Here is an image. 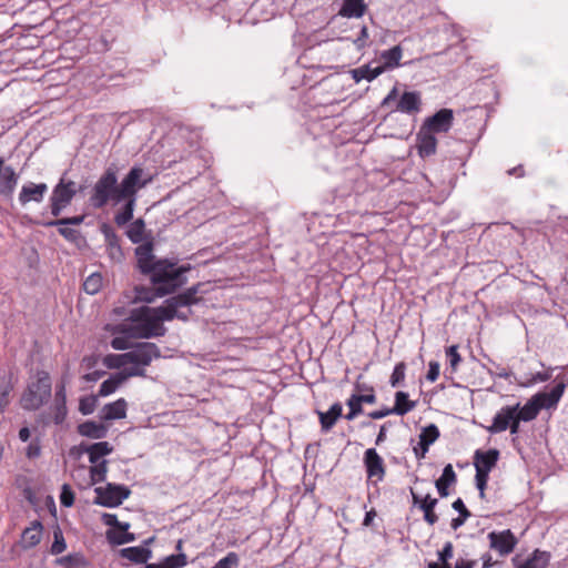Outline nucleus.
<instances>
[{"label":"nucleus","mask_w":568,"mask_h":568,"mask_svg":"<svg viewBox=\"0 0 568 568\" xmlns=\"http://www.w3.org/2000/svg\"><path fill=\"white\" fill-rule=\"evenodd\" d=\"M211 282H197L169 298L159 307L141 306L130 312V323H122L118 332L131 338H153L164 336L166 328L162 324L180 320L187 322L193 315L191 307L203 302V296L212 291Z\"/></svg>","instance_id":"obj_1"},{"label":"nucleus","mask_w":568,"mask_h":568,"mask_svg":"<svg viewBox=\"0 0 568 568\" xmlns=\"http://www.w3.org/2000/svg\"><path fill=\"white\" fill-rule=\"evenodd\" d=\"M151 181L152 176L143 168L134 165L119 183V168L115 164H111L93 185L89 199L90 204L97 210L103 209L109 203L118 205L128 195H132L134 189H143Z\"/></svg>","instance_id":"obj_2"},{"label":"nucleus","mask_w":568,"mask_h":568,"mask_svg":"<svg viewBox=\"0 0 568 568\" xmlns=\"http://www.w3.org/2000/svg\"><path fill=\"white\" fill-rule=\"evenodd\" d=\"M190 270V264L176 266L175 261L159 260L154 270L149 274L153 287H136L138 298L151 303L156 297L174 293L187 283L185 273Z\"/></svg>","instance_id":"obj_3"},{"label":"nucleus","mask_w":568,"mask_h":568,"mask_svg":"<svg viewBox=\"0 0 568 568\" xmlns=\"http://www.w3.org/2000/svg\"><path fill=\"white\" fill-rule=\"evenodd\" d=\"M52 382L48 372L38 371L36 379L28 383L20 397V406L28 412L38 410L51 398Z\"/></svg>","instance_id":"obj_4"},{"label":"nucleus","mask_w":568,"mask_h":568,"mask_svg":"<svg viewBox=\"0 0 568 568\" xmlns=\"http://www.w3.org/2000/svg\"><path fill=\"white\" fill-rule=\"evenodd\" d=\"M82 187L79 189L81 191ZM78 193L77 184L74 181L67 180L63 174L59 183L53 187L50 197V211L53 216H59L64 207H67Z\"/></svg>","instance_id":"obj_5"},{"label":"nucleus","mask_w":568,"mask_h":568,"mask_svg":"<svg viewBox=\"0 0 568 568\" xmlns=\"http://www.w3.org/2000/svg\"><path fill=\"white\" fill-rule=\"evenodd\" d=\"M129 368H143L149 366L153 359L161 356V351L156 344L151 342H138L126 352Z\"/></svg>","instance_id":"obj_6"},{"label":"nucleus","mask_w":568,"mask_h":568,"mask_svg":"<svg viewBox=\"0 0 568 568\" xmlns=\"http://www.w3.org/2000/svg\"><path fill=\"white\" fill-rule=\"evenodd\" d=\"M94 493L97 494L95 505L114 508L120 506L130 496L131 490L124 485L108 483L104 487H95Z\"/></svg>","instance_id":"obj_7"},{"label":"nucleus","mask_w":568,"mask_h":568,"mask_svg":"<svg viewBox=\"0 0 568 568\" xmlns=\"http://www.w3.org/2000/svg\"><path fill=\"white\" fill-rule=\"evenodd\" d=\"M130 377H146V372L143 368H124L112 374L100 385L99 396L105 397L114 393Z\"/></svg>","instance_id":"obj_8"},{"label":"nucleus","mask_w":568,"mask_h":568,"mask_svg":"<svg viewBox=\"0 0 568 568\" xmlns=\"http://www.w3.org/2000/svg\"><path fill=\"white\" fill-rule=\"evenodd\" d=\"M454 123V112L452 109H440L433 115L425 119L420 128L436 133H447Z\"/></svg>","instance_id":"obj_9"},{"label":"nucleus","mask_w":568,"mask_h":568,"mask_svg":"<svg viewBox=\"0 0 568 568\" xmlns=\"http://www.w3.org/2000/svg\"><path fill=\"white\" fill-rule=\"evenodd\" d=\"M363 462L368 480L376 484L384 479L386 474L385 463L375 448H368L365 450Z\"/></svg>","instance_id":"obj_10"},{"label":"nucleus","mask_w":568,"mask_h":568,"mask_svg":"<svg viewBox=\"0 0 568 568\" xmlns=\"http://www.w3.org/2000/svg\"><path fill=\"white\" fill-rule=\"evenodd\" d=\"M135 256H136V266L139 271L144 274L149 275L152 270L156 266V263L159 260L155 258L153 254V243L146 242L144 244L139 245L135 248Z\"/></svg>","instance_id":"obj_11"},{"label":"nucleus","mask_w":568,"mask_h":568,"mask_svg":"<svg viewBox=\"0 0 568 568\" xmlns=\"http://www.w3.org/2000/svg\"><path fill=\"white\" fill-rule=\"evenodd\" d=\"M490 547L501 556L510 554L517 545V538L507 529L500 532L491 531L488 535Z\"/></svg>","instance_id":"obj_12"},{"label":"nucleus","mask_w":568,"mask_h":568,"mask_svg":"<svg viewBox=\"0 0 568 568\" xmlns=\"http://www.w3.org/2000/svg\"><path fill=\"white\" fill-rule=\"evenodd\" d=\"M100 231L104 235L109 257L114 262H121L124 257V254L120 245V239L113 227L106 223H103L100 226Z\"/></svg>","instance_id":"obj_13"},{"label":"nucleus","mask_w":568,"mask_h":568,"mask_svg":"<svg viewBox=\"0 0 568 568\" xmlns=\"http://www.w3.org/2000/svg\"><path fill=\"white\" fill-rule=\"evenodd\" d=\"M516 417V407L507 405L501 407L493 419V424L486 427L490 434L505 432L510 426V422Z\"/></svg>","instance_id":"obj_14"},{"label":"nucleus","mask_w":568,"mask_h":568,"mask_svg":"<svg viewBox=\"0 0 568 568\" xmlns=\"http://www.w3.org/2000/svg\"><path fill=\"white\" fill-rule=\"evenodd\" d=\"M18 183V174L13 168L6 166L3 159H0V194L11 196Z\"/></svg>","instance_id":"obj_15"},{"label":"nucleus","mask_w":568,"mask_h":568,"mask_svg":"<svg viewBox=\"0 0 568 568\" xmlns=\"http://www.w3.org/2000/svg\"><path fill=\"white\" fill-rule=\"evenodd\" d=\"M422 106V98L420 93L417 91H406L399 98L396 104V111H400L403 113H417L420 111Z\"/></svg>","instance_id":"obj_16"},{"label":"nucleus","mask_w":568,"mask_h":568,"mask_svg":"<svg viewBox=\"0 0 568 568\" xmlns=\"http://www.w3.org/2000/svg\"><path fill=\"white\" fill-rule=\"evenodd\" d=\"M565 390V384L559 383L550 392H541L534 395V399L538 403L540 409H549L555 407L561 398Z\"/></svg>","instance_id":"obj_17"},{"label":"nucleus","mask_w":568,"mask_h":568,"mask_svg":"<svg viewBox=\"0 0 568 568\" xmlns=\"http://www.w3.org/2000/svg\"><path fill=\"white\" fill-rule=\"evenodd\" d=\"M437 139L435 134L419 128L417 133V149L422 158H428L436 153Z\"/></svg>","instance_id":"obj_18"},{"label":"nucleus","mask_w":568,"mask_h":568,"mask_svg":"<svg viewBox=\"0 0 568 568\" xmlns=\"http://www.w3.org/2000/svg\"><path fill=\"white\" fill-rule=\"evenodd\" d=\"M141 189H134V192L132 195H128L125 199H123V205L119 210V212L114 215V222L118 226H123L126 223H129L133 219V212L136 204V196L138 192Z\"/></svg>","instance_id":"obj_19"},{"label":"nucleus","mask_w":568,"mask_h":568,"mask_svg":"<svg viewBox=\"0 0 568 568\" xmlns=\"http://www.w3.org/2000/svg\"><path fill=\"white\" fill-rule=\"evenodd\" d=\"M48 191V186L45 183L33 184L29 183L22 186L19 194V202L22 205H26L30 201L41 202L43 200L44 194Z\"/></svg>","instance_id":"obj_20"},{"label":"nucleus","mask_w":568,"mask_h":568,"mask_svg":"<svg viewBox=\"0 0 568 568\" xmlns=\"http://www.w3.org/2000/svg\"><path fill=\"white\" fill-rule=\"evenodd\" d=\"M13 389V375L11 373L0 374V414L4 413L11 404Z\"/></svg>","instance_id":"obj_21"},{"label":"nucleus","mask_w":568,"mask_h":568,"mask_svg":"<svg viewBox=\"0 0 568 568\" xmlns=\"http://www.w3.org/2000/svg\"><path fill=\"white\" fill-rule=\"evenodd\" d=\"M79 448L89 455L91 464L100 463L102 457L113 452V447L108 442H98L91 445L81 444Z\"/></svg>","instance_id":"obj_22"},{"label":"nucleus","mask_w":568,"mask_h":568,"mask_svg":"<svg viewBox=\"0 0 568 568\" xmlns=\"http://www.w3.org/2000/svg\"><path fill=\"white\" fill-rule=\"evenodd\" d=\"M53 422L55 425H61L68 415L67 408V393L64 385H60L55 389L54 404H53Z\"/></svg>","instance_id":"obj_23"},{"label":"nucleus","mask_w":568,"mask_h":568,"mask_svg":"<svg viewBox=\"0 0 568 568\" xmlns=\"http://www.w3.org/2000/svg\"><path fill=\"white\" fill-rule=\"evenodd\" d=\"M343 406L339 402L334 403L326 413L317 412L322 432H329L342 416Z\"/></svg>","instance_id":"obj_24"},{"label":"nucleus","mask_w":568,"mask_h":568,"mask_svg":"<svg viewBox=\"0 0 568 568\" xmlns=\"http://www.w3.org/2000/svg\"><path fill=\"white\" fill-rule=\"evenodd\" d=\"M498 459L499 450L496 448H491L486 452L477 449L474 454V466H476L477 464L481 469L491 471V469L496 466Z\"/></svg>","instance_id":"obj_25"},{"label":"nucleus","mask_w":568,"mask_h":568,"mask_svg":"<svg viewBox=\"0 0 568 568\" xmlns=\"http://www.w3.org/2000/svg\"><path fill=\"white\" fill-rule=\"evenodd\" d=\"M126 402L120 398L113 403L106 404L101 410L102 420L122 419L126 416Z\"/></svg>","instance_id":"obj_26"},{"label":"nucleus","mask_w":568,"mask_h":568,"mask_svg":"<svg viewBox=\"0 0 568 568\" xmlns=\"http://www.w3.org/2000/svg\"><path fill=\"white\" fill-rule=\"evenodd\" d=\"M78 433L84 437L102 439L108 434V427L102 423L87 420L78 425Z\"/></svg>","instance_id":"obj_27"},{"label":"nucleus","mask_w":568,"mask_h":568,"mask_svg":"<svg viewBox=\"0 0 568 568\" xmlns=\"http://www.w3.org/2000/svg\"><path fill=\"white\" fill-rule=\"evenodd\" d=\"M367 11L364 0H343L338 14L344 18H362Z\"/></svg>","instance_id":"obj_28"},{"label":"nucleus","mask_w":568,"mask_h":568,"mask_svg":"<svg viewBox=\"0 0 568 568\" xmlns=\"http://www.w3.org/2000/svg\"><path fill=\"white\" fill-rule=\"evenodd\" d=\"M456 480L457 476L452 464H447L443 469L442 476L435 481V486L442 498H445L449 495L448 488L449 486L454 485Z\"/></svg>","instance_id":"obj_29"},{"label":"nucleus","mask_w":568,"mask_h":568,"mask_svg":"<svg viewBox=\"0 0 568 568\" xmlns=\"http://www.w3.org/2000/svg\"><path fill=\"white\" fill-rule=\"evenodd\" d=\"M363 404H374V399L372 396H357V394H352L346 402L349 410L345 415L347 420L355 419L358 415L363 413Z\"/></svg>","instance_id":"obj_30"},{"label":"nucleus","mask_w":568,"mask_h":568,"mask_svg":"<svg viewBox=\"0 0 568 568\" xmlns=\"http://www.w3.org/2000/svg\"><path fill=\"white\" fill-rule=\"evenodd\" d=\"M43 526L39 520L31 523L22 532V542L24 548L36 547L41 541Z\"/></svg>","instance_id":"obj_31"},{"label":"nucleus","mask_w":568,"mask_h":568,"mask_svg":"<svg viewBox=\"0 0 568 568\" xmlns=\"http://www.w3.org/2000/svg\"><path fill=\"white\" fill-rule=\"evenodd\" d=\"M120 556L135 564H146L152 551L144 547H128L120 550Z\"/></svg>","instance_id":"obj_32"},{"label":"nucleus","mask_w":568,"mask_h":568,"mask_svg":"<svg viewBox=\"0 0 568 568\" xmlns=\"http://www.w3.org/2000/svg\"><path fill=\"white\" fill-rule=\"evenodd\" d=\"M514 407H516V417L523 422L534 420L540 412V407L534 397H531L523 407H520L519 403L514 405Z\"/></svg>","instance_id":"obj_33"},{"label":"nucleus","mask_w":568,"mask_h":568,"mask_svg":"<svg viewBox=\"0 0 568 568\" xmlns=\"http://www.w3.org/2000/svg\"><path fill=\"white\" fill-rule=\"evenodd\" d=\"M54 565L64 568H84L89 566V561L82 554L74 552L57 558Z\"/></svg>","instance_id":"obj_34"},{"label":"nucleus","mask_w":568,"mask_h":568,"mask_svg":"<svg viewBox=\"0 0 568 568\" xmlns=\"http://www.w3.org/2000/svg\"><path fill=\"white\" fill-rule=\"evenodd\" d=\"M384 72V68H371L368 64L351 70L352 78L355 82L362 80L373 81Z\"/></svg>","instance_id":"obj_35"},{"label":"nucleus","mask_w":568,"mask_h":568,"mask_svg":"<svg viewBox=\"0 0 568 568\" xmlns=\"http://www.w3.org/2000/svg\"><path fill=\"white\" fill-rule=\"evenodd\" d=\"M381 58L384 61V64L378 65L377 68H384L385 71L398 67L402 58V48L399 45H395L385 50L382 52Z\"/></svg>","instance_id":"obj_36"},{"label":"nucleus","mask_w":568,"mask_h":568,"mask_svg":"<svg viewBox=\"0 0 568 568\" xmlns=\"http://www.w3.org/2000/svg\"><path fill=\"white\" fill-rule=\"evenodd\" d=\"M550 560V554L547 551H541L536 549L531 557L528 558L523 565L518 568H546Z\"/></svg>","instance_id":"obj_37"},{"label":"nucleus","mask_w":568,"mask_h":568,"mask_svg":"<svg viewBox=\"0 0 568 568\" xmlns=\"http://www.w3.org/2000/svg\"><path fill=\"white\" fill-rule=\"evenodd\" d=\"M437 503L438 500L436 498H432L429 495H426L419 507L424 513L425 521L428 523L429 525H434L438 520V516L434 511Z\"/></svg>","instance_id":"obj_38"},{"label":"nucleus","mask_w":568,"mask_h":568,"mask_svg":"<svg viewBox=\"0 0 568 568\" xmlns=\"http://www.w3.org/2000/svg\"><path fill=\"white\" fill-rule=\"evenodd\" d=\"M145 231V223L142 219H138L132 222L126 231V236L134 244L141 243L143 241V235Z\"/></svg>","instance_id":"obj_39"},{"label":"nucleus","mask_w":568,"mask_h":568,"mask_svg":"<svg viewBox=\"0 0 568 568\" xmlns=\"http://www.w3.org/2000/svg\"><path fill=\"white\" fill-rule=\"evenodd\" d=\"M397 406L403 409L400 413H397V415L403 416L415 408L416 402L409 400L408 394L399 390L395 394V404L393 407Z\"/></svg>","instance_id":"obj_40"},{"label":"nucleus","mask_w":568,"mask_h":568,"mask_svg":"<svg viewBox=\"0 0 568 568\" xmlns=\"http://www.w3.org/2000/svg\"><path fill=\"white\" fill-rule=\"evenodd\" d=\"M103 278L100 273H92L83 282V290L90 295L97 294L102 287Z\"/></svg>","instance_id":"obj_41"},{"label":"nucleus","mask_w":568,"mask_h":568,"mask_svg":"<svg viewBox=\"0 0 568 568\" xmlns=\"http://www.w3.org/2000/svg\"><path fill=\"white\" fill-rule=\"evenodd\" d=\"M108 460L102 459L100 463L93 464L90 468V478L92 484L103 483L106 478Z\"/></svg>","instance_id":"obj_42"},{"label":"nucleus","mask_w":568,"mask_h":568,"mask_svg":"<svg viewBox=\"0 0 568 568\" xmlns=\"http://www.w3.org/2000/svg\"><path fill=\"white\" fill-rule=\"evenodd\" d=\"M67 549V542L60 526L53 528V542L50 548L52 555H60Z\"/></svg>","instance_id":"obj_43"},{"label":"nucleus","mask_w":568,"mask_h":568,"mask_svg":"<svg viewBox=\"0 0 568 568\" xmlns=\"http://www.w3.org/2000/svg\"><path fill=\"white\" fill-rule=\"evenodd\" d=\"M104 364L108 368L124 369L129 365L128 364V355H126V353L106 355L104 357Z\"/></svg>","instance_id":"obj_44"},{"label":"nucleus","mask_w":568,"mask_h":568,"mask_svg":"<svg viewBox=\"0 0 568 568\" xmlns=\"http://www.w3.org/2000/svg\"><path fill=\"white\" fill-rule=\"evenodd\" d=\"M439 437V429L435 424H430L422 429L419 439L424 446H430Z\"/></svg>","instance_id":"obj_45"},{"label":"nucleus","mask_w":568,"mask_h":568,"mask_svg":"<svg viewBox=\"0 0 568 568\" xmlns=\"http://www.w3.org/2000/svg\"><path fill=\"white\" fill-rule=\"evenodd\" d=\"M108 540L113 545H124L128 542H132L135 540V535L132 532L121 531V534H116L112 530L106 531Z\"/></svg>","instance_id":"obj_46"},{"label":"nucleus","mask_w":568,"mask_h":568,"mask_svg":"<svg viewBox=\"0 0 568 568\" xmlns=\"http://www.w3.org/2000/svg\"><path fill=\"white\" fill-rule=\"evenodd\" d=\"M187 558L184 552H179L175 555H170L165 557L162 561L163 568H181L186 566Z\"/></svg>","instance_id":"obj_47"},{"label":"nucleus","mask_w":568,"mask_h":568,"mask_svg":"<svg viewBox=\"0 0 568 568\" xmlns=\"http://www.w3.org/2000/svg\"><path fill=\"white\" fill-rule=\"evenodd\" d=\"M84 216L77 215L72 217H62L42 223L43 226H67V225H80L83 223Z\"/></svg>","instance_id":"obj_48"},{"label":"nucleus","mask_w":568,"mask_h":568,"mask_svg":"<svg viewBox=\"0 0 568 568\" xmlns=\"http://www.w3.org/2000/svg\"><path fill=\"white\" fill-rule=\"evenodd\" d=\"M406 364L399 362L395 365L389 383L393 387L399 386L405 379Z\"/></svg>","instance_id":"obj_49"},{"label":"nucleus","mask_w":568,"mask_h":568,"mask_svg":"<svg viewBox=\"0 0 568 568\" xmlns=\"http://www.w3.org/2000/svg\"><path fill=\"white\" fill-rule=\"evenodd\" d=\"M102 521L104 523V525L113 527L120 531H126L130 528L129 523L118 520V517L114 514H103Z\"/></svg>","instance_id":"obj_50"},{"label":"nucleus","mask_w":568,"mask_h":568,"mask_svg":"<svg viewBox=\"0 0 568 568\" xmlns=\"http://www.w3.org/2000/svg\"><path fill=\"white\" fill-rule=\"evenodd\" d=\"M98 398L94 395L80 398L79 410L83 415H90L97 407Z\"/></svg>","instance_id":"obj_51"},{"label":"nucleus","mask_w":568,"mask_h":568,"mask_svg":"<svg viewBox=\"0 0 568 568\" xmlns=\"http://www.w3.org/2000/svg\"><path fill=\"white\" fill-rule=\"evenodd\" d=\"M240 564V557L236 552H229L220 559L212 568H236Z\"/></svg>","instance_id":"obj_52"},{"label":"nucleus","mask_w":568,"mask_h":568,"mask_svg":"<svg viewBox=\"0 0 568 568\" xmlns=\"http://www.w3.org/2000/svg\"><path fill=\"white\" fill-rule=\"evenodd\" d=\"M400 407L397 406V407H386L384 406L383 408L381 409H377V410H373L371 413H368V417H371L372 419H381V418H384L388 415H397V413H400Z\"/></svg>","instance_id":"obj_53"},{"label":"nucleus","mask_w":568,"mask_h":568,"mask_svg":"<svg viewBox=\"0 0 568 568\" xmlns=\"http://www.w3.org/2000/svg\"><path fill=\"white\" fill-rule=\"evenodd\" d=\"M60 503L64 507H71L74 503V494L68 484H64L60 494Z\"/></svg>","instance_id":"obj_54"},{"label":"nucleus","mask_w":568,"mask_h":568,"mask_svg":"<svg viewBox=\"0 0 568 568\" xmlns=\"http://www.w3.org/2000/svg\"><path fill=\"white\" fill-rule=\"evenodd\" d=\"M446 355L449 358L452 371L455 372L457 369L458 364L462 362V357L458 353V346L452 345L447 347Z\"/></svg>","instance_id":"obj_55"},{"label":"nucleus","mask_w":568,"mask_h":568,"mask_svg":"<svg viewBox=\"0 0 568 568\" xmlns=\"http://www.w3.org/2000/svg\"><path fill=\"white\" fill-rule=\"evenodd\" d=\"M40 455H41L40 439L39 438H34L27 446V448H26V456L29 459H34V458H38Z\"/></svg>","instance_id":"obj_56"},{"label":"nucleus","mask_w":568,"mask_h":568,"mask_svg":"<svg viewBox=\"0 0 568 568\" xmlns=\"http://www.w3.org/2000/svg\"><path fill=\"white\" fill-rule=\"evenodd\" d=\"M355 389L358 392L356 393L357 396H372L374 399V404L377 400L374 387L371 385H367L365 383H359L358 381L355 383Z\"/></svg>","instance_id":"obj_57"},{"label":"nucleus","mask_w":568,"mask_h":568,"mask_svg":"<svg viewBox=\"0 0 568 568\" xmlns=\"http://www.w3.org/2000/svg\"><path fill=\"white\" fill-rule=\"evenodd\" d=\"M133 344H130L128 341V336H118L112 338L111 341V347L116 351H125L131 349Z\"/></svg>","instance_id":"obj_58"},{"label":"nucleus","mask_w":568,"mask_h":568,"mask_svg":"<svg viewBox=\"0 0 568 568\" xmlns=\"http://www.w3.org/2000/svg\"><path fill=\"white\" fill-rule=\"evenodd\" d=\"M453 544L450 541H447L443 549L438 552V558L442 564H449L448 560L453 557Z\"/></svg>","instance_id":"obj_59"},{"label":"nucleus","mask_w":568,"mask_h":568,"mask_svg":"<svg viewBox=\"0 0 568 568\" xmlns=\"http://www.w3.org/2000/svg\"><path fill=\"white\" fill-rule=\"evenodd\" d=\"M440 365L438 362L432 361L428 365V372L426 375L427 381L435 382L439 376Z\"/></svg>","instance_id":"obj_60"},{"label":"nucleus","mask_w":568,"mask_h":568,"mask_svg":"<svg viewBox=\"0 0 568 568\" xmlns=\"http://www.w3.org/2000/svg\"><path fill=\"white\" fill-rule=\"evenodd\" d=\"M58 231L60 235L71 242L75 241L79 236V232L77 230L67 226H59Z\"/></svg>","instance_id":"obj_61"},{"label":"nucleus","mask_w":568,"mask_h":568,"mask_svg":"<svg viewBox=\"0 0 568 568\" xmlns=\"http://www.w3.org/2000/svg\"><path fill=\"white\" fill-rule=\"evenodd\" d=\"M368 29L366 26H363L361 28L359 36L354 40V44L356 48L362 49L366 45V41L368 39Z\"/></svg>","instance_id":"obj_62"},{"label":"nucleus","mask_w":568,"mask_h":568,"mask_svg":"<svg viewBox=\"0 0 568 568\" xmlns=\"http://www.w3.org/2000/svg\"><path fill=\"white\" fill-rule=\"evenodd\" d=\"M453 508L458 511L459 516L469 518L471 516L470 511L466 508L464 501L460 498H457L453 503Z\"/></svg>","instance_id":"obj_63"},{"label":"nucleus","mask_w":568,"mask_h":568,"mask_svg":"<svg viewBox=\"0 0 568 568\" xmlns=\"http://www.w3.org/2000/svg\"><path fill=\"white\" fill-rule=\"evenodd\" d=\"M398 97V91H397V88L394 87L389 93L384 98V100L382 101V106H387L389 105L393 101H395Z\"/></svg>","instance_id":"obj_64"}]
</instances>
